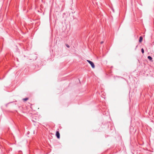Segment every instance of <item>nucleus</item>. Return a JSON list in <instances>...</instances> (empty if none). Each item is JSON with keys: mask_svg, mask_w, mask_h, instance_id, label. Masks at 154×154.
<instances>
[{"mask_svg": "<svg viewBox=\"0 0 154 154\" xmlns=\"http://www.w3.org/2000/svg\"><path fill=\"white\" fill-rule=\"evenodd\" d=\"M28 99H29V98H23V100L24 101H26L27 100H28Z\"/></svg>", "mask_w": 154, "mask_h": 154, "instance_id": "obj_5", "label": "nucleus"}, {"mask_svg": "<svg viewBox=\"0 0 154 154\" xmlns=\"http://www.w3.org/2000/svg\"><path fill=\"white\" fill-rule=\"evenodd\" d=\"M56 136L58 138H60V134L59 131H57L56 133Z\"/></svg>", "mask_w": 154, "mask_h": 154, "instance_id": "obj_2", "label": "nucleus"}, {"mask_svg": "<svg viewBox=\"0 0 154 154\" xmlns=\"http://www.w3.org/2000/svg\"><path fill=\"white\" fill-rule=\"evenodd\" d=\"M87 61L91 65L92 68H94L95 67L94 64L92 62L89 60H87Z\"/></svg>", "mask_w": 154, "mask_h": 154, "instance_id": "obj_1", "label": "nucleus"}, {"mask_svg": "<svg viewBox=\"0 0 154 154\" xmlns=\"http://www.w3.org/2000/svg\"><path fill=\"white\" fill-rule=\"evenodd\" d=\"M66 46L68 48H69V46L67 44H66Z\"/></svg>", "mask_w": 154, "mask_h": 154, "instance_id": "obj_7", "label": "nucleus"}, {"mask_svg": "<svg viewBox=\"0 0 154 154\" xmlns=\"http://www.w3.org/2000/svg\"><path fill=\"white\" fill-rule=\"evenodd\" d=\"M141 51L142 53L143 54L144 53V49H143V48H142L141 49Z\"/></svg>", "mask_w": 154, "mask_h": 154, "instance_id": "obj_6", "label": "nucleus"}, {"mask_svg": "<svg viewBox=\"0 0 154 154\" xmlns=\"http://www.w3.org/2000/svg\"><path fill=\"white\" fill-rule=\"evenodd\" d=\"M137 46H136V48L135 49L137 48Z\"/></svg>", "mask_w": 154, "mask_h": 154, "instance_id": "obj_9", "label": "nucleus"}, {"mask_svg": "<svg viewBox=\"0 0 154 154\" xmlns=\"http://www.w3.org/2000/svg\"><path fill=\"white\" fill-rule=\"evenodd\" d=\"M143 39V37L142 36H140V37L139 39V42H141L142 41Z\"/></svg>", "mask_w": 154, "mask_h": 154, "instance_id": "obj_3", "label": "nucleus"}, {"mask_svg": "<svg viewBox=\"0 0 154 154\" xmlns=\"http://www.w3.org/2000/svg\"><path fill=\"white\" fill-rule=\"evenodd\" d=\"M103 43V41H102L100 42V44H102Z\"/></svg>", "mask_w": 154, "mask_h": 154, "instance_id": "obj_8", "label": "nucleus"}, {"mask_svg": "<svg viewBox=\"0 0 154 154\" xmlns=\"http://www.w3.org/2000/svg\"><path fill=\"white\" fill-rule=\"evenodd\" d=\"M148 58L150 61H152V58L150 56H148Z\"/></svg>", "mask_w": 154, "mask_h": 154, "instance_id": "obj_4", "label": "nucleus"}, {"mask_svg": "<svg viewBox=\"0 0 154 154\" xmlns=\"http://www.w3.org/2000/svg\"><path fill=\"white\" fill-rule=\"evenodd\" d=\"M32 121L34 122V121H33V120H32Z\"/></svg>", "mask_w": 154, "mask_h": 154, "instance_id": "obj_10", "label": "nucleus"}]
</instances>
